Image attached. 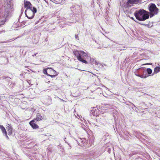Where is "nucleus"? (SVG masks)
<instances>
[{"instance_id": "f257e3e1", "label": "nucleus", "mask_w": 160, "mask_h": 160, "mask_svg": "<svg viewBox=\"0 0 160 160\" xmlns=\"http://www.w3.org/2000/svg\"><path fill=\"white\" fill-rule=\"evenodd\" d=\"M4 13L0 14V25H3L5 23L6 18L9 17L13 11V5H11L10 1L7 2V5L5 7Z\"/></svg>"}, {"instance_id": "f03ea898", "label": "nucleus", "mask_w": 160, "mask_h": 160, "mask_svg": "<svg viewBox=\"0 0 160 160\" xmlns=\"http://www.w3.org/2000/svg\"><path fill=\"white\" fill-rule=\"evenodd\" d=\"M136 18L138 20L144 21L149 18V13L144 9L136 11L134 13Z\"/></svg>"}, {"instance_id": "7ed1b4c3", "label": "nucleus", "mask_w": 160, "mask_h": 160, "mask_svg": "<svg viewBox=\"0 0 160 160\" xmlns=\"http://www.w3.org/2000/svg\"><path fill=\"white\" fill-rule=\"evenodd\" d=\"M74 55L77 57L78 59L80 61L86 64L88 63L86 60L88 54L83 51L76 50L73 51Z\"/></svg>"}, {"instance_id": "20e7f679", "label": "nucleus", "mask_w": 160, "mask_h": 160, "mask_svg": "<svg viewBox=\"0 0 160 160\" xmlns=\"http://www.w3.org/2000/svg\"><path fill=\"white\" fill-rule=\"evenodd\" d=\"M37 12L36 8L33 7L32 8L29 9H26L25 13L26 16L29 19H32L34 17L35 14Z\"/></svg>"}, {"instance_id": "39448f33", "label": "nucleus", "mask_w": 160, "mask_h": 160, "mask_svg": "<svg viewBox=\"0 0 160 160\" xmlns=\"http://www.w3.org/2000/svg\"><path fill=\"white\" fill-rule=\"evenodd\" d=\"M148 8L150 11V18L153 17L155 15L157 14L158 12V9L156 5L153 3H151L148 6Z\"/></svg>"}, {"instance_id": "423d86ee", "label": "nucleus", "mask_w": 160, "mask_h": 160, "mask_svg": "<svg viewBox=\"0 0 160 160\" xmlns=\"http://www.w3.org/2000/svg\"><path fill=\"white\" fill-rule=\"evenodd\" d=\"M135 74L136 76L142 78H146L148 77L146 68H142L138 69L137 70V72H135Z\"/></svg>"}, {"instance_id": "0eeeda50", "label": "nucleus", "mask_w": 160, "mask_h": 160, "mask_svg": "<svg viewBox=\"0 0 160 160\" xmlns=\"http://www.w3.org/2000/svg\"><path fill=\"white\" fill-rule=\"evenodd\" d=\"M81 9V7L78 5H75L71 8L72 10L75 13L76 15H80L82 13Z\"/></svg>"}, {"instance_id": "6e6552de", "label": "nucleus", "mask_w": 160, "mask_h": 160, "mask_svg": "<svg viewBox=\"0 0 160 160\" xmlns=\"http://www.w3.org/2000/svg\"><path fill=\"white\" fill-rule=\"evenodd\" d=\"M78 144L82 147L85 146L86 143V140L85 138H79L77 140Z\"/></svg>"}, {"instance_id": "1a4fd4ad", "label": "nucleus", "mask_w": 160, "mask_h": 160, "mask_svg": "<svg viewBox=\"0 0 160 160\" xmlns=\"http://www.w3.org/2000/svg\"><path fill=\"white\" fill-rule=\"evenodd\" d=\"M44 102L45 104L49 105L52 104L51 98L50 96H48L47 98L44 99Z\"/></svg>"}, {"instance_id": "9d476101", "label": "nucleus", "mask_w": 160, "mask_h": 160, "mask_svg": "<svg viewBox=\"0 0 160 160\" xmlns=\"http://www.w3.org/2000/svg\"><path fill=\"white\" fill-rule=\"evenodd\" d=\"M24 7L25 8H26V9H30L33 8L34 7L32 6V5L30 2L26 1L24 2Z\"/></svg>"}, {"instance_id": "9b49d317", "label": "nucleus", "mask_w": 160, "mask_h": 160, "mask_svg": "<svg viewBox=\"0 0 160 160\" xmlns=\"http://www.w3.org/2000/svg\"><path fill=\"white\" fill-rule=\"evenodd\" d=\"M36 122L35 120H33L29 122L30 125L33 129H37L39 127L38 125L34 123V122Z\"/></svg>"}, {"instance_id": "f8f14e48", "label": "nucleus", "mask_w": 160, "mask_h": 160, "mask_svg": "<svg viewBox=\"0 0 160 160\" xmlns=\"http://www.w3.org/2000/svg\"><path fill=\"white\" fill-rule=\"evenodd\" d=\"M43 119V118L41 115V114L39 113H37L36 115V118L35 119L36 121H40Z\"/></svg>"}, {"instance_id": "ddd939ff", "label": "nucleus", "mask_w": 160, "mask_h": 160, "mask_svg": "<svg viewBox=\"0 0 160 160\" xmlns=\"http://www.w3.org/2000/svg\"><path fill=\"white\" fill-rule=\"evenodd\" d=\"M140 0H128L127 2L131 4H137Z\"/></svg>"}, {"instance_id": "4468645a", "label": "nucleus", "mask_w": 160, "mask_h": 160, "mask_svg": "<svg viewBox=\"0 0 160 160\" xmlns=\"http://www.w3.org/2000/svg\"><path fill=\"white\" fill-rule=\"evenodd\" d=\"M51 72H52V73L54 74V75H50L49 76L51 77L52 78H54L56 77V76H57L58 74V73L55 70L53 69H51Z\"/></svg>"}, {"instance_id": "2eb2a0df", "label": "nucleus", "mask_w": 160, "mask_h": 160, "mask_svg": "<svg viewBox=\"0 0 160 160\" xmlns=\"http://www.w3.org/2000/svg\"><path fill=\"white\" fill-rule=\"evenodd\" d=\"M51 69H52L51 68H47L46 69H44L43 70V72L44 74L47 75L48 76H49L50 74H49L48 73L47 70H50L51 72Z\"/></svg>"}, {"instance_id": "dca6fc26", "label": "nucleus", "mask_w": 160, "mask_h": 160, "mask_svg": "<svg viewBox=\"0 0 160 160\" xmlns=\"http://www.w3.org/2000/svg\"><path fill=\"white\" fill-rule=\"evenodd\" d=\"M160 71V67H157L154 69V71L153 73L156 74Z\"/></svg>"}, {"instance_id": "f3484780", "label": "nucleus", "mask_w": 160, "mask_h": 160, "mask_svg": "<svg viewBox=\"0 0 160 160\" xmlns=\"http://www.w3.org/2000/svg\"><path fill=\"white\" fill-rule=\"evenodd\" d=\"M7 129H8V134L10 135H11L12 133V128H11V127H8L7 128Z\"/></svg>"}, {"instance_id": "a211bd4d", "label": "nucleus", "mask_w": 160, "mask_h": 160, "mask_svg": "<svg viewBox=\"0 0 160 160\" xmlns=\"http://www.w3.org/2000/svg\"><path fill=\"white\" fill-rule=\"evenodd\" d=\"M0 128L3 134L7 132L5 128L2 125H0Z\"/></svg>"}, {"instance_id": "6ab92c4d", "label": "nucleus", "mask_w": 160, "mask_h": 160, "mask_svg": "<svg viewBox=\"0 0 160 160\" xmlns=\"http://www.w3.org/2000/svg\"><path fill=\"white\" fill-rule=\"evenodd\" d=\"M146 71L147 72V74L149 75L151 74L152 72V70L150 68H147Z\"/></svg>"}, {"instance_id": "aec40b11", "label": "nucleus", "mask_w": 160, "mask_h": 160, "mask_svg": "<svg viewBox=\"0 0 160 160\" xmlns=\"http://www.w3.org/2000/svg\"><path fill=\"white\" fill-rule=\"evenodd\" d=\"M87 60H89L90 62H94V59L93 58H91L88 55Z\"/></svg>"}, {"instance_id": "412c9836", "label": "nucleus", "mask_w": 160, "mask_h": 160, "mask_svg": "<svg viewBox=\"0 0 160 160\" xmlns=\"http://www.w3.org/2000/svg\"><path fill=\"white\" fill-rule=\"evenodd\" d=\"M105 106H106V107H108V108H112V107L111 106H110V105L109 104H105Z\"/></svg>"}, {"instance_id": "4be33fe9", "label": "nucleus", "mask_w": 160, "mask_h": 160, "mask_svg": "<svg viewBox=\"0 0 160 160\" xmlns=\"http://www.w3.org/2000/svg\"><path fill=\"white\" fill-rule=\"evenodd\" d=\"M21 10V15L19 17H21V15L23 13V12L24 11V9L23 8H22Z\"/></svg>"}, {"instance_id": "5701e85b", "label": "nucleus", "mask_w": 160, "mask_h": 160, "mask_svg": "<svg viewBox=\"0 0 160 160\" xmlns=\"http://www.w3.org/2000/svg\"><path fill=\"white\" fill-rule=\"evenodd\" d=\"M5 134V136L6 138L8 139H9V138L8 137V136H7V132H6V133H4Z\"/></svg>"}, {"instance_id": "b1692460", "label": "nucleus", "mask_w": 160, "mask_h": 160, "mask_svg": "<svg viewBox=\"0 0 160 160\" xmlns=\"http://www.w3.org/2000/svg\"><path fill=\"white\" fill-rule=\"evenodd\" d=\"M75 38L76 39H78V40H79V37L77 35H75Z\"/></svg>"}, {"instance_id": "393cba45", "label": "nucleus", "mask_w": 160, "mask_h": 160, "mask_svg": "<svg viewBox=\"0 0 160 160\" xmlns=\"http://www.w3.org/2000/svg\"><path fill=\"white\" fill-rule=\"evenodd\" d=\"M48 152H51V150L50 148H48Z\"/></svg>"}, {"instance_id": "a878e982", "label": "nucleus", "mask_w": 160, "mask_h": 160, "mask_svg": "<svg viewBox=\"0 0 160 160\" xmlns=\"http://www.w3.org/2000/svg\"><path fill=\"white\" fill-rule=\"evenodd\" d=\"M95 64L96 65H98V64H99V63L98 62H97V61H95Z\"/></svg>"}, {"instance_id": "bb28decb", "label": "nucleus", "mask_w": 160, "mask_h": 160, "mask_svg": "<svg viewBox=\"0 0 160 160\" xmlns=\"http://www.w3.org/2000/svg\"><path fill=\"white\" fill-rule=\"evenodd\" d=\"M67 143L68 144V145H69V147H70V148H71V147L70 146V145L69 144L68 142H67Z\"/></svg>"}, {"instance_id": "cd10ccee", "label": "nucleus", "mask_w": 160, "mask_h": 160, "mask_svg": "<svg viewBox=\"0 0 160 160\" xmlns=\"http://www.w3.org/2000/svg\"><path fill=\"white\" fill-rule=\"evenodd\" d=\"M37 54V53H35L32 56H36V55Z\"/></svg>"}, {"instance_id": "c85d7f7f", "label": "nucleus", "mask_w": 160, "mask_h": 160, "mask_svg": "<svg viewBox=\"0 0 160 160\" xmlns=\"http://www.w3.org/2000/svg\"><path fill=\"white\" fill-rule=\"evenodd\" d=\"M124 48H123V49H122V50H126V49H125L126 48L124 47Z\"/></svg>"}, {"instance_id": "c756f323", "label": "nucleus", "mask_w": 160, "mask_h": 160, "mask_svg": "<svg viewBox=\"0 0 160 160\" xmlns=\"http://www.w3.org/2000/svg\"><path fill=\"white\" fill-rule=\"evenodd\" d=\"M78 156H74V157H75L76 158H77V157H78Z\"/></svg>"}, {"instance_id": "7c9ffc66", "label": "nucleus", "mask_w": 160, "mask_h": 160, "mask_svg": "<svg viewBox=\"0 0 160 160\" xmlns=\"http://www.w3.org/2000/svg\"><path fill=\"white\" fill-rule=\"evenodd\" d=\"M147 64V65H151V64L150 63H148Z\"/></svg>"}, {"instance_id": "2f4dec72", "label": "nucleus", "mask_w": 160, "mask_h": 160, "mask_svg": "<svg viewBox=\"0 0 160 160\" xmlns=\"http://www.w3.org/2000/svg\"><path fill=\"white\" fill-rule=\"evenodd\" d=\"M131 18L132 19V20H134V18H133V17Z\"/></svg>"}, {"instance_id": "473e14b6", "label": "nucleus", "mask_w": 160, "mask_h": 160, "mask_svg": "<svg viewBox=\"0 0 160 160\" xmlns=\"http://www.w3.org/2000/svg\"><path fill=\"white\" fill-rule=\"evenodd\" d=\"M149 104H150V106H151V105H152L151 103H149Z\"/></svg>"}, {"instance_id": "72a5a7b5", "label": "nucleus", "mask_w": 160, "mask_h": 160, "mask_svg": "<svg viewBox=\"0 0 160 160\" xmlns=\"http://www.w3.org/2000/svg\"><path fill=\"white\" fill-rule=\"evenodd\" d=\"M132 104H133V105L134 106V107H135V106L132 103Z\"/></svg>"}, {"instance_id": "f704fd0d", "label": "nucleus", "mask_w": 160, "mask_h": 160, "mask_svg": "<svg viewBox=\"0 0 160 160\" xmlns=\"http://www.w3.org/2000/svg\"><path fill=\"white\" fill-rule=\"evenodd\" d=\"M1 96H0V100L1 99Z\"/></svg>"}, {"instance_id": "c9c22d12", "label": "nucleus", "mask_w": 160, "mask_h": 160, "mask_svg": "<svg viewBox=\"0 0 160 160\" xmlns=\"http://www.w3.org/2000/svg\"><path fill=\"white\" fill-rule=\"evenodd\" d=\"M101 66H102V67H103V65H102V64H101Z\"/></svg>"}, {"instance_id": "e433bc0d", "label": "nucleus", "mask_w": 160, "mask_h": 160, "mask_svg": "<svg viewBox=\"0 0 160 160\" xmlns=\"http://www.w3.org/2000/svg\"><path fill=\"white\" fill-rule=\"evenodd\" d=\"M62 101H64L63 100H62V99H61Z\"/></svg>"}]
</instances>
